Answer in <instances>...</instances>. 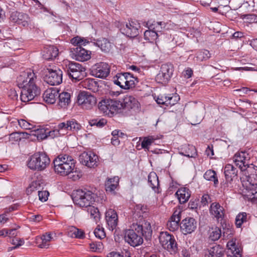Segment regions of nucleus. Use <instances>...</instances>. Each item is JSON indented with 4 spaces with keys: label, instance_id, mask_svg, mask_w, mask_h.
Instances as JSON below:
<instances>
[{
    "label": "nucleus",
    "instance_id": "b1692460",
    "mask_svg": "<svg viewBox=\"0 0 257 257\" xmlns=\"http://www.w3.org/2000/svg\"><path fill=\"white\" fill-rule=\"evenodd\" d=\"M210 212L218 221H221L224 216V209L223 206L217 202H213L211 204Z\"/></svg>",
    "mask_w": 257,
    "mask_h": 257
},
{
    "label": "nucleus",
    "instance_id": "6e6d98bb",
    "mask_svg": "<svg viewBox=\"0 0 257 257\" xmlns=\"http://www.w3.org/2000/svg\"><path fill=\"white\" fill-rule=\"evenodd\" d=\"M56 128L59 133H61V135H64L67 134L69 130V124L68 121L67 120L65 122H62L60 123L57 126Z\"/></svg>",
    "mask_w": 257,
    "mask_h": 257
},
{
    "label": "nucleus",
    "instance_id": "680f3d73",
    "mask_svg": "<svg viewBox=\"0 0 257 257\" xmlns=\"http://www.w3.org/2000/svg\"><path fill=\"white\" fill-rule=\"evenodd\" d=\"M19 125L25 130H32L34 128V125L24 119H21L18 121Z\"/></svg>",
    "mask_w": 257,
    "mask_h": 257
},
{
    "label": "nucleus",
    "instance_id": "412c9836",
    "mask_svg": "<svg viewBox=\"0 0 257 257\" xmlns=\"http://www.w3.org/2000/svg\"><path fill=\"white\" fill-rule=\"evenodd\" d=\"M73 55L75 59L79 61H85L91 58V51H88L81 47H76L73 48Z\"/></svg>",
    "mask_w": 257,
    "mask_h": 257
},
{
    "label": "nucleus",
    "instance_id": "2f4dec72",
    "mask_svg": "<svg viewBox=\"0 0 257 257\" xmlns=\"http://www.w3.org/2000/svg\"><path fill=\"white\" fill-rule=\"evenodd\" d=\"M80 84L82 87L93 92H95L98 90V83L94 79H86L81 81Z\"/></svg>",
    "mask_w": 257,
    "mask_h": 257
},
{
    "label": "nucleus",
    "instance_id": "8fccbe9b",
    "mask_svg": "<svg viewBox=\"0 0 257 257\" xmlns=\"http://www.w3.org/2000/svg\"><path fill=\"white\" fill-rule=\"evenodd\" d=\"M10 242L14 245L13 246L9 247L8 249V251H12L19 246H21L24 243V241L23 239L18 237H13L10 239Z\"/></svg>",
    "mask_w": 257,
    "mask_h": 257
},
{
    "label": "nucleus",
    "instance_id": "6ab92c4d",
    "mask_svg": "<svg viewBox=\"0 0 257 257\" xmlns=\"http://www.w3.org/2000/svg\"><path fill=\"white\" fill-rule=\"evenodd\" d=\"M181 210L176 208L173 214L168 221L167 225L168 229L172 231H174L179 227V222L181 219Z\"/></svg>",
    "mask_w": 257,
    "mask_h": 257
},
{
    "label": "nucleus",
    "instance_id": "c9c22d12",
    "mask_svg": "<svg viewBox=\"0 0 257 257\" xmlns=\"http://www.w3.org/2000/svg\"><path fill=\"white\" fill-rule=\"evenodd\" d=\"M147 26L148 29H152L155 30L156 33L161 34V32L163 29L165 27L166 24L163 22H156L154 21L153 23H151L150 21H148L147 23Z\"/></svg>",
    "mask_w": 257,
    "mask_h": 257
},
{
    "label": "nucleus",
    "instance_id": "de8ad7c7",
    "mask_svg": "<svg viewBox=\"0 0 257 257\" xmlns=\"http://www.w3.org/2000/svg\"><path fill=\"white\" fill-rule=\"evenodd\" d=\"M210 57L209 51L207 50H202L198 51L196 54L197 61H202L206 60Z\"/></svg>",
    "mask_w": 257,
    "mask_h": 257
},
{
    "label": "nucleus",
    "instance_id": "0e129e2a",
    "mask_svg": "<svg viewBox=\"0 0 257 257\" xmlns=\"http://www.w3.org/2000/svg\"><path fill=\"white\" fill-rule=\"evenodd\" d=\"M39 200L42 202H45L48 199L49 193L48 191H38Z\"/></svg>",
    "mask_w": 257,
    "mask_h": 257
},
{
    "label": "nucleus",
    "instance_id": "4be33fe9",
    "mask_svg": "<svg viewBox=\"0 0 257 257\" xmlns=\"http://www.w3.org/2000/svg\"><path fill=\"white\" fill-rule=\"evenodd\" d=\"M105 219L110 230H113L115 228L118 223V216L114 210L109 209L106 211Z\"/></svg>",
    "mask_w": 257,
    "mask_h": 257
},
{
    "label": "nucleus",
    "instance_id": "603ef678",
    "mask_svg": "<svg viewBox=\"0 0 257 257\" xmlns=\"http://www.w3.org/2000/svg\"><path fill=\"white\" fill-rule=\"evenodd\" d=\"M107 123V121L104 118H96L89 120V123L91 126H96L98 127L104 126Z\"/></svg>",
    "mask_w": 257,
    "mask_h": 257
},
{
    "label": "nucleus",
    "instance_id": "393cba45",
    "mask_svg": "<svg viewBox=\"0 0 257 257\" xmlns=\"http://www.w3.org/2000/svg\"><path fill=\"white\" fill-rule=\"evenodd\" d=\"M134 228L139 232L141 236H144L146 238L150 237L152 235V230L150 223L149 222H145L144 224H134Z\"/></svg>",
    "mask_w": 257,
    "mask_h": 257
},
{
    "label": "nucleus",
    "instance_id": "f8f14e48",
    "mask_svg": "<svg viewBox=\"0 0 257 257\" xmlns=\"http://www.w3.org/2000/svg\"><path fill=\"white\" fill-rule=\"evenodd\" d=\"M62 71L60 69H47L44 80L49 85H59L62 82Z\"/></svg>",
    "mask_w": 257,
    "mask_h": 257
},
{
    "label": "nucleus",
    "instance_id": "c85d7f7f",
    "mask_svg": "<svg viewBox=\"0 0 257 257\" xmlns=\"http://www.w3.org/2000/svg\"><path fill=\"white\" fill-rule=\"evenodd\" d=\"M58 106L61 108H66L71 102L70 93L67 92H58Z\"/></svg>",
    "mask_w": 257,
    "mask_h": 257
},
{
    "label": "nucleus",
    "instance_id": "7ed1b4c3",
    "mask_svg": "<svg viewBox=\"0 0 257 257\" xmlns=\"http://www.w3.org/2000/svg\"><path fill=\"white\" fill-rule=\"evenodd\" d=\"M233 161L241 171H247L249 178H253L257 180V166L250 163L248 154L244 152L236 153L233 157Z\"/></svg>",
    "mask_w": 257,
    "mask_h": 257
},
{
    "label": "nucleus",
    "instance_id": "a211bd4d",
    "mask_svg": "<svg viewBox=\"0 0 257 257\" xmlns=\"http://www.w3.org/2000/svg\"><path fill=\"white\" fill-rule=\"evenodd\" d=\"M10 20L24 27L28 26L31 21L28 14L17 11L12 13Z\"/></svg>",
    "mask_w": 257,
    "mask_h": 257
},
{
    "label": "nucleus",
    "instance_id": "a18cd8bd",
    "mask_svg": "<svg viewBox=\"0 0 257 257\" xmlns=\"http://www.w3.org/2000/svg\"><path fill=\"white\" fill-rule=\"evenodd\" d=\"M71 43L75 46L81 47L89 43V41L85 38L77 36L71 40Z\"/></svg>",
    "mask_w": 257,
    "mask_h": 257
},
{
    "label": "nucleus",
    "instance_id": "9b49d317",
    "mask_svg": "<svg viewBox=\"0 0 257 257\" xmlns=\"http://www.w3.org/2000/svg\"><path fill=\"white\" fill-rule=\"evenodd\" d=\"M78 104L84 109H91L96 103V98L89 92L82 91L78 96Z\"/></svg>",
    "mask_w": 257,
    "mask_h": 257
},
{
    "label": "nucleus",
    "instance_id": "4d7b16f0",
    "mask_svg": "<svg viewBox=\"0 0 257 257\" xmlns=\"http://www.w3.org/2000/svg\"><path fill=\"white\" fill-rule=\"evenodd\" d=\"M240 17L245 20L246 23H257V15L254 14L241 15Z\"/></svg>",
    "mask_w": 257,
    "mask_h": 257
},
{
    "label": "nucleus",
    "instance_id": "20e7f679",
    "mask_svg": "<svg viewBox=\"0 0 257 257\" xmlns=\"http://www.w3.org/2000/svg\"><path fill=\"white\" fill-rule=\"evenodd\" d=\"M97 195L87 189H79L73 194L74 203L80 207H87L95 201Z\"/></svg>",
    "mask_w": 257,
    "mask_h": 257
},
{
    "label": "nucleus",
    "instance_id": "f704fd0d",
    "mask_svg": "<svg viewBox=\"0 0 257 257\" xmlns=\"http://www.w3.org/2000/svg\"><path fill=\"white\" fill-rule=\"evenodd\" d=\"M67 235L72 238H83L85 237L84 232L81 230L74 226L69 228Z\"/></svg>",
    "mask_w": 257,
    "mask_h": 257
},
{
    "label": "nucleus",
    "instance_id": "58836bf2",
    "mask_svg": "<svg viewBox=\"0 0 257 257\" xmlns=\"http://www.w3.org/2000/svg\"><path fill=\"white\" fill-rule=\"evenodd\" d=\"M125 85H124V89L134 87L137 81L136 78L134 77L130 73L125 72Z\"/></svg>",
    "mask_w": 257,
    "mask_h": 257
},
{
    "label": "nucleus",
    "instance_id": "13d9d810",
    "mask_svg": "<svg viewBox=\"0 0 257 257\" xmlns=\"http://www.w3.org/2000/svg\"><path fill=\"white\" fill-rule=\"evenodd\" d=\"M91 250L93 252H101L103 245L101 241L92 242L89 244Z\"/></svg>",
    "mask_w": 257,
    "mask_h": 257
},
{
    "label": "nucleus",
    "instance_id": "2eb2a0df",
    "mask_svg": "<svg viewBox=\"0 0 257 257\" xmlns=\"http://www.w3.org/2000/svg\"><path fill=\"white\" fill-rule=\"evenodd\" d=\"M80 162L89 167L94 168L98 164V156L92 152H84L79 156Z\"/></svg>",
    "mask_w": 257,
    "mask_h": 257
},
{
    "label": "nucleus",
    "instance_id": "774afa93",
    "mask_svg": "<svg viewBox=\"0 0 257 257\" xmlns=\"http://www.w3.org/2000/svg\"><path fill=\"white\" fill-rule=\"evenodd\" d=\"M70 175V178L72 179L73 181L78 180L82 176V174L81 172L74 171V170L72 171V173H71Z\"/></svg>",
    "mask_w": 257,
    "mask_h": 257
},
{
    "label": "nucleus",
    "instance_id": "1a4fd4ad",
    "mask_svg": "<svg viewBox=\"0 0 257 257\" xmlns=\"http://www.w3.org/2000/svg\"><path fill=\"white\" fill-rule=\"evenodd\" d=\"M159 241L162 247L167 249L171 254L178 252V244L174 236L168 232H161L159 236Z\"/></svg>",
    "mask_w": 257,
    "mask_h": 257
},
{
    "label": "nucleus",
    "instance_id": "aec40b11",
    "mask_svg": "<svg viewBox=\"0 0 257 257\" xmlns=\"http://www.w3.org/2000/svg\"><path fill=\"white\" fill-rule=\"evenodd\" d=\"M196 221L191 217L183 219L180 224L181 229L185 234L192 233L196 229Z\"/></svg>",
    "mask_w": 257,
    "mask_h": 257
},
{
    "label": "nucleus",
    "instance_id": "dca6fc26",
    "mask_svg": "<svg viewBox=\"0 0 257 257\" xmlns=\"http://www.w3.org/2000/svg\"><path fill=\"white\" fill-rule=\"evenodd\" d=\"M227 257H241L242 248L236 238L229 240L226 244Z\"/></svg>",
    "mask_w": 257,
    "mask_h": 257
},
{
    "label": "nucleus",
    "instance_id": "473e14b6",
    "mask_svg": "<svg viewBox=\"0 0 257 257\" xmlns=\"http://www.w3.org/2000/svg\"><path fill=\"white\" fill-rule=\"evenodd\" d=\"M176 194L177 195L180 203L186 202L190 196L189 190L187 188L179 189L176 193Z\"/></svg>",
    "mask_w": 257,
    "mask_h": 257
},
{
    "label": "nucleus",
    "instance_id": "864d4df0",
    "mask_svg": "<svg viewBox=\"0 0 257 257\" xmlns=\"http://www.w3.org/2000/svg\"><path fill=\"white\" fill-rule=\"evenodd\" d=\"M69 131L77 132L81 128V125L75 119H71L68 120Z\"/></svg>",
    "mask_w": 257,
    "mask_h": 257
},
{
    "label": "nucleus",
    "instance_id": "338daca9",
    "mask_svg": "<svg viewBox=\"0 0 257 257\" xmlns=\"http://www.w3.org/2000/svg\"><path fill=\"white\" fill-rule=\"evenodd\" d=\"M61 135V133L59 132V131L57 130L56 127L52 131H50L48 133H46V137H50L52 138H54L55 137H58Z\"/></svg>",
    "mask_w": 257,
    "mask_h": 257
},
{
    "label": "nucleus",
    "instance_id": "f3484780",
    "mask_svg": "<svg viewBox=\"0 0 257 257\" xmlns=\"http://www.w3.org/2000/svg\"><path fill=\"white\" fill-rule=\"evenodd\" d=\"M92 72L93 75L96 77L105 78L109 74L110 68L106 63L100 62L93 66Z\"/></svg>",
    "mask_w": 257,
    "mask_h": 257
},
{
    "label": "nucleus",
    "instance_id": "0eeeda50",
    "mask_svg": "<svg viewBox=\"0 0 257 257\" xmlns=\"http://www.w3.org/2000/svg\"><path fill=\"white\" fill-rule=\"evenodd\" d=\"M50 160L44 153L38 152L32 155L28 163V167L34 170L43 171L50 164Z\"/></svg>",
    "mask_w": 257,
    "mask_h": 257
},
{
    "label": "nucleus",
    "instance_id": "5fc2aeb1",
    "mask_svg": "<svg viewBox=\"0 0 257 257\" xmlns=\"http://www.w3.org/2000/svg\"><path fill=\"white\" fill-rule=\"evenodd\" d=\"M41 188V184L39 181H34L27 189L26 192L28 194L32 193L36 190H39Z\"/></svg>",
    "mask_w": 257,
    "mask_h": 257
},
{
    "label": "nucleus",
    "instance_id": "ddd939ff",
    "mask_svg": "<svg viewBox=\"0 0 257 257\" xmlns=\"http://www.w3.org/2000/svg\"><path fill=\"white\" fill-rule=\"evenodd\" d=\"M140 28L139 23L136 21H130L125 24H121L120 28V32L130 38H135L139 34V29Z\"/></svg>",
    "mask_w": 257,
    "mask_h": 257
},
{
    "label": "nucleus",
    "instance_id": "72a5a7b5",
    "mask_svg": "<svg viewBox=\"0 0 257 257\" xmlns=\"http://www.w3.org/2000/svg\"><path fill=\"white\" fill-rule=\"evenodd\" d=\"M119 178L118 177H114L112 178H108L105 183L106 191H113L118 185Z\"/></svg>",
    "mask_w": 257,
    "mask_h": 257
},
{
    "label": "nucleus",
    "instance_id": "bb28decb",
    "mask_svg": "<svg viewBox=\"0 0 257 257\" xmlns=\"http://www.w3.org/2000/svg\"><path fill=\"white\" fill-rule=\"evenodd\" d=\"M222 254V248L219 245H216L210 248L204 249L202 257H220Z\"/></svg>",
    "mask_w": 257,
    "mask_h": 257
},
{
    "label": "nucleus",
    "instance_id": "e433bc0d",
    "mask_svg": "<svg viewBox=\"0 0 257 257\" xmlns=\"http://www.w3.org/2000/svg\"><path fill=\"white\" fill-rule=\"evenodd\" d=\"M148 183L153 190L158 188L159 182L158 177L155 172H152L148 175Z\"/></svg>",
    "mask_w": 257,
    "mask_h": 257
},
{
    "label": "nucleus",
    "instance_id": "7c9ffc66",
    "mask_svg": "<svg viewBox=\"0 0 257 257\" xmlns=\"http://www.w3.org/2000/svg\"><path fill=\"white\" fill-rule=\"evenodd\" d=\"M94 45L99 47L100 50L105 53L109 52L111 49V44L109 41L105 38L98 39L93 42Z\"/></svg>",
    "mask_w": 257,
    "mask_h": 257
},
{
    "label": "nucleus",
    "instance_id": "ea45409f",
    "mask_svg": "<svg viewBox=\"0 0 257 257\" xmlns=\"http://www.w3.org/2000/svg\"><path fill=\"white\" fill-rule=\"evenodd\" d=\"M222 235L221 229L218 227L212 228L209 233V238L212 241L218 240Z\"/></svg>",
    "mask_w": 257,
    "mask_h": 257
},
{
    "label": "nucleus",
    "instance_id": "69168bd1",
    "mask_svg": "<svg viewBox=\"0 0 257 257\" xmlns=\"http://www.w3.org/2000/svg\"><path fill=\"white\" fill-rule=\"evenodd\" d=\"M233 234V230L231 228H223V232H222V235L224 239H229V235H232Z\"/></svg>",
    "mask_w": 257,
    "mask_h": 257
},
{
    "label": "nucleus",
    "instance_id": "37998d69",
    "mask_svg": "<svg viewBox=\"0 0 257 257\" xmlns=\"http://www.w3.org/2000/svg\"><path fill=\"white\" fill-rule=\"evenodd\" d=\"M125 73H118L114 77L113 82L120 88L124 89V85H125Z\"/></svg>",
    "mask_w": 257,
    "mask_h": 257
},
{
    "label": "nucleus",
    "instance_id": "39448f33",
    "mask_svg": "<svg viewBox=\"0 0 257 257\" xmlns=\"http://www.w3.org/2000/svg\"><path fill=\"white\" fill-rule=\"evenodd\" d=\"M62 66L69 77L76 81L82 79L85 75V69L78 63L65 60Z\"/></svg>",
    "mask_w": 257,
    "mask_h": 257
},
{
    "label": "nucleus",
    "instance_id": "bf43d9fd",
    "mask_svg": "<svg viewBox=\"0 0 257 257\" xmlns=\"http://www.w3.org/2000/svg\"><path fill=\"white\" fill-rule=\"evenodd\" d=\"M179 97L177 95L169 94L166 103V106H172L176 104L179 100Z\"/></svg>",
    "mask_w": 257,
    "mask_h": 257
},
{
    "label": "nucleus",
    "instance_id": "4468645a",
    "mask_svg": "<svg viewBox=\"0 0 257 257\" xmlns=\"http://www.w3.org/2000/svg\"><path fill=\"white\" fill-rule=\"evenodd\" d=\"M124 238L128 244L134 247L140 245L143 242L142 236L135 229L134 224L132 229L125 231Z\"/></svg>",
    "mask_w": 257,
    "mask_h": 257
},
{
    "label": "nucleus",
    "instance_id": "a19ab883",
    "mask_svg": "<svg viewBox=\"0 0 257 257\" xmlns=\"http://www.w3.org/2000/svg\"><path fill=\"white\" fill-rule=\"evenodd\" d=\"M160 36L159 33H157L152 29H149L144 32V38L146 40L150 42H153L156 40Z\"/></svg>",
    "mask_w": 257,
    "mask_h": 257
},
{
    "label": "nucleus",
    "instance_id": "4c0bfd02",
    "mask_svg": "<svg viewBox=\"0 0 257 257\" xmlns=\"http://www.w3.org/2000/svg\"><path fill=\"white\" fill-rule=\"evenodd\" d=\"M58 55V49L54 46H50L47 48L45 57L46 59H53Z\"/></svg>",
    "mask_w": 257,
    "mask_h": 257
},
{
    "label": "nucleus",
    "instance_id": "49530a36",
    "mask_svg": "<svg viewBox=\"0 0 257 257\" xmlns=\"http://www.w3.org/2000/svg\"><path fill=\"white\" fill-rule=\"evenodd\" d=\"M247 221V214L246 212L239 213L235 218V225L239 228L242 224Z\"/></svg>",
    "mask_w": 257,
    "mask_h": 257
},
{
    "label": "nucleus",
    "instance_id": "3c124183",
    "mask_svg": "<svg viewBox=\"0 0 257 257\" xmlns=\"http://www.w3.org/2000/svg\"><path fill=\"white\" fill-rule=\"evenodd\" d=\"M156 139L153 136L145 137L141 143L142 148L149 151V147L152 144Z\"/></svg>",
    "mask_w": 257,
    "mask_h": 257
},
{
    "label": "nucleus",
    "instance_id": "cd10ccee",
    "mask_svg": "<svg viewBox=\"0 0 257 257\" xmlns=\"http://www.w3.org/2000/svg\"><path fill=\"white\" fill-rule=\"evenodd\" d=\"M179 154L188 158H195L197 155L195 147L192 145H182L179 150Z\"/></svg>",
    "mask_w": 257,
    "mask_h": 257
},
{
    "label": "nucleus",
    "instance_id": "423d86ee",
    "mask_svg": "<svg viewBox=\"0 0 257 257\" xmlns=\"http://www.w3.org/2000/svg\"><path fill=\"white\" fill-rule=\"evenodd\" d=\"M98 108L101 112L110 116L120 112L123 109L121 100L110 99L99 102Z\"/></svg>",
    "mask_w": 257,
    "mask_h": 257
},
{
    "label": "nucleus",
    "instance_id": "6e6552de",
    "mask_svg": "<svg viewBox=\"0 0 257 257\" xmlns=\"http://www.w3.org/2000/svg\"><path fill=\"white\" fill-rule=\"evenodd\" d=\"M242 186L246 190V196L251 202L257 203V182L253 178H249V175L240 177Z\"/></svg>",
    "mask_w": 257,
    "mask_h": 257
},
{
    "label": "nucleus",
    "instance_id": "f257e3e1",
    "mask_svg": "<svg viewBox=\"0 0 257 257\" xmlns=\"http://www.w3.org/2000/svg\"><path fill=\"white\" fill-rule=\"evenodd\" d=\"M36 79V74L31 70L23 72L18 77L17 82L22 89L21 99L23 102H29L40 94V90L35 84Z\"/></svg>",
    "mask_w": 257,
    "mask_h": 257
},
{
    "label": "nucleus",
    "instance_id": "052dcab7",
    "mask_svg": "<svg viewBox=\"0 0 257 257\" xmlns=\"http://www.w3.org/2000/svg\"><path fill=\"white\" fill-rule=\"evenodd\" d=\"M94 234L96 237L99 239H102L105 237V233L104 229L98 226L94 231Z\"/></svg>",
    "mask_w": 257,
    "mask_h": 257
},
{
    "label": "nucleus",
    "instance_id": "09e8293b",
    "mask_svg": "<svg viewBox=\"0 0 257 257\" xmlns=\"http://www.w3.org/2000/svg\"><path fill=\"white\" fill-rule=\"evenodd\" d=\"M86 208L88 213L90 214V217L96 221L99 218V212L97 208L92 206V205Z\"/></svg>",
    "mask_w": 257,
    "mask_h": 257
},
{
    "label": "nucleus",
    "instance_id": "a878e982",
    "mask_svg": "<svg viewBox=\"0 0 257 257\" xmlns=\"http://www.w3.org/2000/svg\"><path fill=\"white\" fill-rule=\"evenodd\" d=\"M59 90L56 88H50L46 90L43 93L44 101L49 104H54L58 96Z\"/></svg>",
    "mask_w": 257,
    "mask_h": 257
},
{
    "label": "nucleus",
    "instance_id": "9d476101",
    "mask_svg": "<svg viewBox=\"0 0 257 257\" xmlns=\"http://www.w3.org/2000/svg\"><path fill=\"white\" fill-rule=\"evenodd\" d=\"M174 71L173 65L171 63L164 64L161 66L159 73L156 77L158 83L166 84L170 80Z\"/></svg>",
    "mask_w": 257,
    "mask_h": 257
},
{
    "label": "nucleus",
    "instance_id": "5701e85b",
    "mask_svg": "<svg viewBox=\"0 0 257 257\" xmlns=\"http://www.w3.org/2000/svg\"><path fill=\"white\" fill-rule=\"evenodd\" d=\"M122 108L128 110L131 109H137L139 108L140 103L138 100L131 95H126L121 100Z\"/></svg>",
    "mask_w": 257,
    "mask_h": 257
},
{
    "label": "nucleus",
    "instance_id": "e2e57ef3",
    "mask_svg": "<svg viewBox=\"0 0 257 257\" xmlns=\"http://www.w3.org/2000/svg\"><path fill=\"white\" fill-rule=\"evenodd\" d=\"M112 137L111 139V144L114 146H117L119 144V140H118V135L119 134V131L114 130L112 131Z\"/></svg>",
    "mask_w": 257,
    "mask_h": 257
},
{
    "label": "nucleus",
    "instance_id": "c756f323",
    "mask_svg": "<svg viewBox=\"0 0 257 257\" xmlns=\"http://www.w3.org/2000/svg\"><path fill=\"white\" fill-rule=\"evenodd\" d=\"M224 173L227 181H231L237 176V170L232 165L227 164L224 169Z\"/></svg>",
    "mask_w": 257,
    "mask_h": 257
},
{
    "label": "nucleus",
    "instance_id": "c03bdc74",
    "mask_svg": "<svg viewBox=\"0 0 257 257\" xmlns=\"http://www.w3.org/2000/svg\"><path fill=\"white\" fill-rule=\"evenodd\" d=\"M52 239L51 234L50 233H46L41 236V240L42 242L38 245V246L40 248H48L49 245V242Z\"/></svg>",
    "mask_w": 257,
    "mask_h": 257
},
{
    "label": "nucleus",
    "instance_id": "f03ea898",
    "mask_svg": "<svg viewBox=\"0 0 257 257\" xmlns=\"http://www.w3.org/2000/svg\"><path fill=\"white\" fill-rule=\"evenodd\" d=\"M55 172L62 176L71 174L75 169V161L68 155H60L53 161Z\"/></svg>",
    "mask_w": 257,
    "mask_h": 257
},
{
    "label": "nucleus",
    "instance_id": "79ce46f5",
    "mask_svg": "<svg viewBox=\"0 0 257 257\" xmlns=\"http://www.w3.org/2000/svg\"><path fill=\"white\" fill-rule=\"evenodd\" d=\"M204 178L208 181H213L214 185L215 186H216L218 183L216 173L214 170H207L204 174Z\"/></svg>",
    "mask_w": 257,
    "mask_h": 257
}]
</instances>
